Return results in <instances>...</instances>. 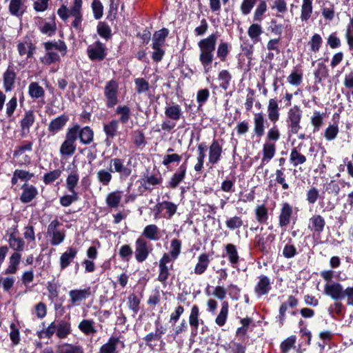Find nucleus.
<instances>
[{"mask_svg": "<svg viewBox=\"0 0 353 353\" xmlns=\"http://www.w3.org/2000/svg\"><path fill=\"white\" fill-rule=\"evenodd\" d=\"M217 39L215 34H211L197 43L199 49V59L205 73L209 72L213 62Z\"/></svg>", "mask_w": 353, "mask_h": 353, "instance_id": "1", "label": "nucleus"}, {"mask_svg": "<svg viewBox=\"0 0 353 353\" xmlns=\"http://www.w3.org/2000/svg\"><path fill=\"white\" fill-rule=\"evenodd\" d=\"M46 51V54L41 58V61L45 65H50L52 63L59 61L60 56H65L67 52V46L61 40H54L43 43Z\"/></svg>", "mask_w": 353, "mask_h": 353, "instance_id": "2", "label": "nucleus"}, {"mask_svg": "<svg viewBox=\"0 0 353 353\" xmlns=\"http://www.w3.org/2000/svg\"><path fill=\"white\" fill-rule=\"evenodd\" d=\"M61 223L57 219L52 220L48 225L47 236L53 246L59 245L65 241L66 232L63 228H61Z\"/></svg>", "mask_w": 353, "mask_h": 353, "instance_id": "3", "label": "nucleus"}, {"mask_svg": "<svg viewBox=\"0 0 353 353\" xmlns=\"http://www.w3.org/2000/svg\"><path fill=\"white\" fill-rule=\"evenodd\" d=\"M302 110L296 105L290 108L287 112L286 123L288 132L296 134L301 129L300 123L302 118Z\"/></svg>", "mask_w": 353, "mask_h": 353, "instance_id": "4", "label": "nucleus"}, {"mask_svg": "<svg viewBox=\"0 0 353 353\" xmlns=\"http://www.w3.org/2000/svg\"><path fill=\"white\" fill-rule=\"evenodd\" d=\"M77 130L75 129L68 128L65 133V137L61 143L59 152L63 157H71L77 149Z\"/></svg>", "mask_w": 353, "mask_h": 353, "instance_id": "5", "label": "nucleus"}, {"mask_svg": "<svg viewBox=\"0 0 353 353\" xmlns=\"http://www.w3.org/2000/svg\"><path fill=\"white\" fill-rule=\"evenodd\" d=\"M18 226L13 225L9 228L5 235V239L8 242L9 247L14 250V252H22L24 250L26 242L21 237L18 236Z\"/></svg>", "mask_w": 353, "mask_h": 353, "instance_id": "6", "label": "nucleus"}, {"mask_svg": "<svg viewBox=\"0 0 353 353\" xmlns=\"http://www.w3.org/2000/svg\"><path fill=\"white\" fill-rule=\"evenodd\" d=\"M118 83L112 79L108 81L104 87V96L106 99V106L113 108L118 103Z\"/></svg>", "mask_w": 353, "mask_h": 353, "instance_id": "7", "label": "nucleus"}, {"mask_svg": "<svg viewBox=\"0 0 353 353\" xmlns=\"http://www.w3.org/2000/svg\"><path fill=\"white\" fill-rule=\"evenodd\" d=\"M110 168L112 172L118 173L121 179H126L132 173L130 166L125 163V160L120 158H113L110 161Z\"/></svg>", "mask_w": 353, "mask_h": 353, "instance_id": "8", "label": "nucleus"}, {"mask_svg": "<svg viewBox=\"0 0 353 353\" xmlns=\"http://www.w3.org/2000/svg\"><path fill=\"white\" fill-rule=\"evenodd\" d=\"M89 59L92 61H102L106 57V48L103 43L97 41L87 48Z\"/></svg>", "mask_w": 353, "mask_h": 353, "instance_id": "9", "label": "nucleus"}, {"mask_svg": "<svg viewBox=\"0 0 353 353\" xmlns=\"http://www.w3.org/2000/svg\"><path fill=\"white\" fill-rule=\"evenodd\" d=\"M71 306H78L91 295L90 287L84 289L71 290L68 293Z\"/></svg>", "mask_w": 353, "mask_h": 353, "instance_id": "10", "label": "nucleus"}, {"mask_svg": "<svg viewBox=\"0 0 353 353\" xmlns=\"http://www.w3.org/2000/svg\"><path fill=\"white\" fill-rule=\"evenodd\" d=\"M171 262L170 257L167 253H165L159 261V275L157 279L164 286L166 285V281L170 275L168 264Z\"/></svg>", "mask_w": 353, "mask_h": 353, "instance_id": "11", "label": "nucleus"}, {"mask_svg": "<svg viewBox=\"0 0 353 353\" xmlns=\"http://www.w3.org/2000/svg\"><path fill=\"white\" fill-rule=\"evenodd\" d=\"M344 290L342 285L338 282L327 283L324 286L325 294L334 301L343 299Z\"/></svg>", "mask_w": 353, "mask_h": 353, "instance_id": "12", "label": "nucleus"}, {"mask_svg": "<svg viewBox=\"0 0 353 353\" xmlns=\"http://www.w3.org/2000/svg\"><path fill=\"white\" fill-rule=\"evenodd\" d=\"M150 250L148 246L147 241L142 237L138 238L135 241V258L136 260L142 263L145 261L149 254Z\"/></svg>", "mask_w": 353, "mask_h": 353, "instance_id": "13", "label": "nucleus"}, {"mask_svg": "<svg viewBox=\"0 0 353 353\" xmlns=\"http://www.w3.org/2000/svg\"><path fill=\"white\" fill-rule=\"evenodd\" d=\"M69 128L77 130V140L79 139L81 143L88 145L93 141L94 132L90 127L81 128L79 125L75 124Z\"/></svg>", "mask_w": 353, "mask_h": 353, "instance_id": "14", "label": "nucleus"}, {"mask_svg": "<svg viewBox=\"0 0 353 353\" xmlns=\"http://www.w3.org/2000/svg\"><path fill=\"white\" fill-rule=\"evenodd\" d=\"M77 254L78 250L77 248L73 246L67 248L66 250L59 257L60 270H63L69 267L77 257Z\"/></svg>", "mask_w": 353, "mask_h": 353, "instance_id": "15", "label": "nucleus"}, {"mask_svg": "<svg viewBox=\"0 0 353 353\" xmlns=\"http://www.w3.org/2000/svg\"><path fill=\"white\" fill-rule=\"evenodd\" d=\"M292 213V206L290 203L284 202L281 204L279 216V225L281 228L286 227L290 224Z\"/></svg>", "mask_w": 353, "mask_h": 353, "instance_id": "16", "label": "nucleus"}, {"mask_svg": "<svg viewBox=\"0 0 353 353\" xmlns=\"http://www.w3.org/2000/svg\"><path fill=\"white\" fill-rule=\"evenodd\" d=\"M16 77L14 65L10 63L3 74V88L6 92H10L14 88Z\"/></svg>", "mask_w": 353, "mask_h": 353, "instance_id": "17", "label": "nucleus"}, {"mask_svg": "<svg viewBox=\"0 0 353 353\" xmlns=\"http://www.w3.org/2000/svg\"><path fill=\"white\" fill-rule=\"evenodd\" d=\"M35 46L30 39H25L17 44V50L20 56H26V59L32 58L35 52Z\"/></svg>", "mask_w": 353, "mask_h": 353, "instance_id": "18", "label": "nucleus"}, {"mask_svg": "<svg viewBox=\"0 0 353 353\" xmlns=\"http://www.w3.org/2000/svg\"><path fill=\"white\" fill-rule=\"evenodd\" d=\"M270 279L265 275L259 276V281L254 287V292L258 296L267 294L271 290Z\"/></svg>", "mask_w": 353, "mask_h": 353, "instance_id": "19", "label": "nucleus"}, {"mask_svg": "<svg viewBox=\"0 0 353 353\" xmlns=\"http://www.w3.org/2000/svg\"><path fill=\"white\" fill-rule=\"evenodd\" d=\"M68 121V117L65 114L57 117L50 122L48 130L52 135H54L63 128Z\"/></svg>", "mask_w": 353, "mask_h": 353, "instance_id": "20", "label": "nucleus"}, {"mask_svg": "<svg viewBox=\"0 0 353 353\" xmlns=\"http://www.w3.org/2000/svg\"><path fill=\"white\" fill-rule=\"evenodd\" d=\"M22 190L20 201L23 203H30L38 194L37 189L32 185L25 183L22 186Z\"/></svg>", "mask_w": 353, "mask_h": 353, "instance_id": "21", "label": "nucleus"}, {"mask_svg": "<svg viewBox=\"0 0 353 353\" xmlns=\"http://www.w3.org/2000/svg\"><path fill=\"white\" fill-rule=\"evenodd\" d=\"M81 10L82 6H72L70 8V14L74 18L72 26L78 31L82 30L83 14Z\"/></svg>", "mask_w": 353, "mask_h": 353, "instance_id": "22", "label": "nucleus"}, {"mask_svg": "<svg viewBox=\"0 0 353 353\" xmlns=\"http://www.w3.org/2000/svg\"><path fill=\"white\" fill-rule=\"evenodd\" d=\"M222 154V147L217 140L214 139L209 148L208 160L210 163L216 164L221 159Z\"/></svg>", "mask_w": 353, "mask_h": 353, "instance_id": "23", "label": "nucleus"}, {"mask_svg": "<svg viewBox=\"0 0 353 353\" xmlns=\"http://www.w3.org/2000/svg\"><path fill=\"white\" fill-rule=\"evenodd\" d=\"M325 221L319 214L313 215L309 220L308 229L312 232L320 234L324 230Z\"/></svg>", "mask_w": 353, "mask_h": 353, "instance_id": "24", "label": "nucleus"}, {"mask_svg": "<svg viewBox=\"0 0 353 353\" xmlns=\"http://www.w3.org/2000/svg\"><path fill=\"white\" fill-rule=\"evenodd\" d=\"M268 117L269 120L275 123L278 121L280 117L279 107L276 99H270L267 107Z\"/></svg>", "mask_w": 353, "mask_h": 353, "instance_id": "25", "label": "nucleus"}, {"mask_svg": "<svg viewBox=\"0 0 353 353\" xmlns=\"http://www.w3.org/2000/svg\"><path fill=\"white\" fill-rule=\"evenodd\" d=\"M265 118L263 112L254 114V132L258 137H261L265 132Z\"/></svg>", "mask_w": 353, "mask_h": 353, "instance_id": "26", "label": "nucleus"}, {"mask_svg": "<svg viewBox=\"0 0 353 353\" xmlns=\"http://www.w3.org/2000/svg\"><path fill=\"white\" fill-rule=\"evenodd\" d=\"M142 235L150 241H157L161 237L160 229L155 224L146 225L142 232Z\"/></svg>", "mask_w": 353, "mask_h": 353, "instance_id": "27", "label": "nucleus"}, {"mask_svg": "<svg viewBox=\"0 0 353 353\" xmlns=\"http://www.w3.org/2000/svg\"><path fill=\"white\" fill-rule=\"evenodd\" d=\"M298 299L293 296H289L288 301L281 304L279 308V319L281 325L283 324L285 319V312L288 308L294 307L298 305Z\"/></svg>", "mask_w": 353, "mask_h": 353, "instance_id": "28", "label": "nucleus"}, {"mask_svg": "<svg viewBox=\"0 0 353 353\" xmlns=\"http://www.w3.org/2000/svg\"><path fill=\"white\" fill-rule=\"evenodd\" d=\"M313 12V0H303L301 6L300 19L307 22L311 18Z\"/></svg>", "mask_w": 353, "mask_h": 353, "instance_id": "29", "label": "nucleus"}, {"mask_svg": "<svg viewBox=\"0 0 353 353\" xmlns=\"http://www.w3.org/2000/svg\"><path fill=\"white\" fill-rule=\"evenodd\" d=\"M119 343L118 337L111 336L107 343L101 345L98 353H119L117 345Z\"/></svg>", "mask_w": 353, "mask_h": 353, "instance_id": "30", "label": "nucleus"}, {"mask_svg": "<svg viewBox=\"0 0 353 353\" xmlns=\"http://www.w3.org/2000/svg\"><path fill=\"white\" fill-rule=\"evenodd\" d=\"M165 115L168 119L177 121L182 116L181 108L178 104L168 105L165 108Z\"/></svg>", "mask_w": 353, "mask_h": 353, "instance_id": "31", "label": "nucleus"}, {"mask_svg": "<svg viewBox=\"0 0 353 353\" xmlns=\"http://www.w3.org/2000/svg\"><path fill=\"white\" fill-rule=\"evenodd\" d=\"M140 184V188L143 190H151V186L159 185L162 183V178L157 177L154 175L146 176L138 181Z\"/></svg>", "mask_w": 353, "mask_h": 353, "instance_id": "32", "label": "nucleus"}, {"mask_svg": "<svg viewBox=\"0 0 353 353\" xmlns=\"http://www.w3.org/2000/svg\"><path fill=\"white\" fill-rule=\"evenodd\" d=\"M122 194L123 192L120 190L108 193L105 198L106 205L110 208H118L122 199Z\"/></svg>", "mask_w": 353, "mask_h": 353, "instance_id": "33", "label": "nucleus"}, {"mask_svg": "<svg viewBox=\"0 0 353 353\" xmlns=\"http://www.w3.org/2000/svg\"><path fill=\"white\" fill-rule=\"evenodd\" d=\"M156 329L154 332H151L147 334L144 337V341L147 345L151 346L152 345V342L158 341L161 339L162 335L165 332V329L163 326L159 325V323L156 322Z\"/></svg>", "mask_w": 353, "mask_h": 353, "instance_id": "34", "label": "nucleus"}, {"mask_svg": "<svg viewBox=\"0 0 353 353\" xmlns=\"http://www.w3.org/2000/svg\"><path fill=\"white\" fill-rule=\"evenodd\" d=\"M119 125V121L117 119H112L103 125V131L106 135V141L113 139L117 136Z\"/></svg>", "mask_w": 353, "mask_h": 353, "instance_id": "35", "label": "nucleus"}, {"mask_svg": "<svg viewBox=\"0 0 353 353\" xmlns=\"http://www.w3.org/2000/svg\"><path fill=\"white\" fill-rule=\"evenodd\" d=\"M210 261L208 254L205 253L200 254L198 257V262L194 269V274L200 275L204 273L209 265Z\"/></svg>", "mask_w": 353, "mask_h": 353, "instance_id": "36", "label": "nucleus"}, {"mask_svg": "<svg viewBox=\"0 0 353 353\" xmlns=\"http://www.w3.org/2000/svg\"><path fill=\"white\" fill-rule=\"evenodd\" d=\"M168 30L166 28L161 29L158 31H156L152 36V46H158V47H163L165 39L168 35Z\"/></svg>", "mask_w": 353, "mask_h": 353, "instance_id": "37", "label": "nucleus"}, {"mask_svg": "<svg viewBox=\"0 0 353 353\" xmlns=\"http://www.w3.org/2000/svg\"><path fill=\"white\" fill-rule=\"evenodd\" d=\"M54 16L53 17L51 21L47 22V21H41L39 24V30L40 32L43 34H46L49 37H51L54 35L57 30V25L54 21Z\"/></svg>", "mask_w": 353, "mask_h": 353, "instance_id": "38", "label": "nucleus"}, {"mask_svg": "<svg viewBox=\"0 0 353 353\" xmlns=\"http://www.w3.org/2000/svg\"><path fill=\"white\" fill-rule=\"evenodd\" d=\"M263 34V28L258 23H252L248 29V35L253 43H257L261 40Z\"/></svg>", "mask_w": 353, "mask_h": 353, "instance_id": "39", "label": "nucleus"}, {"mask_svg": "<svg viewBox=\"0 0 353 353\" xmlns=\"http://www.w3.org/2000/svg\"><path fill=\"white\" fill-rule=\"evenodd\" d=\"M262 163H268L274 157L276 152V145L271 142H265L263 145Z\"/></svg>", "mask_w": 353, "mask_h": 353, "instance_id": "40", "label": "nucleus"}, {"mask_svg": "<svg viewBox=\"0 0 353 353\" xmlns=\"http://www.w3.org/2000/svg\"><path fill=\"white\" fill-rule=\"evenodd\" d=\"M225 249L231 265L232 268H236L239 261V256L236 247L232 243H228L225 245Z\"/></svg>", "mask_w": 353, "mask_h": 353, "instance_id": "41", "label": "nucleus"}, {"mask_svg": "<svg viewBox=\"0 0 353 353\" xmlns=\"http://www.w3.org/2000/svg\"><path fill=\"white\" fill-rule=\"evenodd\" d=\"M185 173L186 165L183 163L179 167V170L172 176L169 182L170 187L172 188H176L179 183L184 179Z\"/></svg>", "mask_w": 353, "mask_h": 353, "instance_id": "42", "label": "nucleus"}, {"mask_svg": "<svg viewBox=\"0 0 353 353\" xmlns=\"http://www.w3.org/2000/svg\"><path fill=\"white\" fill-rule=\"evenodd\" d=\"M199 314L200 312L198 305H192L189 316V324L192 328V330L194 331H196L198 330L199 322H203V320H201L199 319Z\"/></svg>", "mask_w": 353, "mask_h": 353, "instance_id": "43", "label": "nucleus"}, {"mask_svg": "<svg viewBox=\"0 0 353 353\" xmlns=\"http://www.w3.org/2000/svg\"><path fill=\"white\" fill-rule=\"evenodd\" d=\"M56 335L59 339H63L71 333V325L68 321H61L57 323Z\"/></svg>", "mask_w": 353, "mask_h": 353, "instance_id": "44", "label": "nucleus"}, {"mask_svg": "<svg viewBox=\"0 0 353 353\" xmlns=\"http://www.w3.org/2000/svg\"><path fill=\"white\" fill-rule=\"evenodd\" d=\"M35 117L33 111L28 110L25 112L23 118L21 119L20 122V125L23 132H26V133L29 132L30 128L34 123Z\"/></svg>", "mask_w": 353, "mask_h": 353, "instance_id": "45", "label": "nucleus"}, {"mask_svg": "<svg viewBox=\"0 0 353 353\" xmlns=\"http://www.w3.org/2000/svg\"><path fill=\"white\" fill-rule=\"evenodd\" d=\"M112 173L110 168L109 170L101 169L96 174L97 179L103 186H108L112 180Z\"/></svg>", "mask_w": 353, "mask_h": 353, "instance_id": "46", "label": "nucleus"}, {"mask_svg": "<svg viewBox=\"0 0 353 353\" xmlns=\"http://www.w3.org/2000/svg\"><path fill=\"white\" fill-rule=\"evenodd\" d=\"M21 254L19 252H14L9 258V265L5 271L6 274H14L20 263Z\"/></svg>", "mask_w": 353, "mask_h": 353, "instance_id": "47", "label": "nucleus"}, {"mask_svg": "<svg viewBox=\"0 0 353 353\" xmlns=\"http://www.w3.org/2000/svg\"><path fill=\"white\" fill-rule=\"evenodd\" d=\"M94 322L92 319H83L79 324V329L86 335H94L97 330L94 326Z\"/></svg>", "mask_w": 353, "mask_h": 353, "instance_id": "48", "label": "nucleus"}, {"mask_svg": "<svg viewBox=\"0 0 353 353\" xmlns=\"http://www.w3.org/2000/svg\"><path fill=\"white\" fill-rule=\"evenodd\" d=\"M79 181V175L77 170H73L66 178L65 187L69 192H77L75 190Z\"/></svg>", "mask_w": 353, "mask_h": 353, "instance_id": "49", "label": "nucleus"}, {"mask_svg": "<svg viewBox=\"0 0 353 353\" xmlns=\"http://www.w3.org/2000/svg\"><path fill=\"white\" fill-rule=\"evenodd\" d=\"M57 353H83L82 347L70 343H62L57 347Z\"/></svg>", "mask_w": 353, "mask_h": 353, "instance_id": "50", "label": "nucleus"}, {"mask_svg": "<svg viewBox=\"0 0 353 353\" xmlns=\"http://www.w3.org/2000/svg\"><path fill=\"white\" fill-rule=\"evenodd\" d=\"M306 160V157L302 154L297 148L292 150L290 154V161L294 167L305 163Z\"/></svg>", "mask_w": 353, "mask_h": 353, "instance_id": "51", "label": "nucleus"}, {"mask_svg": "<svg viewBox=\"0 0 353 353\" xmlns=\"http://www.w3.org/2000/svg\"><path fill=\"white\" fill-rule=\"evenodd\" d=\"M228 303L226 301L223 302L221 303V308L219 312V314H218L215 319V322L218 325L223 326L225 325L228 316Z\"/></svg>", "mask_w": 353, "mask_h": 353, "instance_id": "52", "label": "nucleus"}, {"mask_svg": "<svg viewBox=\"0 0 353 353\" xmlns=\"http://www.w3.org/2000/svg\"><path fill=\"white\" fill-rule=\"evenodd\" d=\"M115 112L117 114L119 115V123H126L130 119L131 111L127 105H119Z\"/></svg>", "mask_w": 353, "mask_h": 353, "instance_id": "53", "label": "nucleus"}, {"mask_svg": "<svg viewBox=\"0 0 353 353\" xmlns=\"http://www.w3.org/2000/svg\"><path fill=\"white\" fill-rule=\"evenodd\" d=\"M230 45L225 41H221L216 49V56L221 61H225L230 53Z\"/></svg>", "mask_w": 353, "mask_h": 353, "instance_id": "54", "label": "nucleus"}, {"mask_svg": "<svg viewBox=\"0 0 353 353\" xmlns=\"http://www.w3.org/2000/svg\"><path fill=\"white\" fill-rule=\"evenodd\" d=\"M181 242L177 239H174L171 241L170 250L168 254L171 259V261L176 260L181 254Z\"/></svg>", "mask_w": 353, "mask_h": 353, "instance_id": "55", "label": "nucleus"}, {"mask_svg": "<svg viewBox=\"0 0 353 353\" xmlns=\"http://www.w3.org/2000/svg\"><path fill=\"white\" fill-rule=\"evenodd\" d=\"M255 216L256 221L260 223H265L268 219V209L264 205H259L256 207Z\"/></svg>", "mask_w": 353, "mask_h": 353, "instance_id": "56", "label": "nucleus"}, {"mask_svg": "<svg viewBox=\"0 0 353 353\" xmlns=\"http://www.w3.org/2000/svg\"><path fill=\"white\" fill-rule=\"evenodd\" d=\"M57 330V323L55 321L52 322L48 327L43 328L40 332H37V336L39 339L46 338L50 339Z\"/></svg>", "mask_w": 353, "mask_h": 353, "instance_id": "57", "label": "nucleus"}, {"mask_svg": "<svg viewBox=\"0 0 353 353\" xmlns=\"http://www.w3.org/2000/svg\"><path fill=\"white\" fill-rule=\"evenodd\" d=\"M267 11V4L264 0H261L259 1L257 5L254 14H253V21L256 22H261L263 20V16Z\"/></svg>", "mask_w": 353, "mask_h": 353, "instance_id": "58", "label": "nucleus"}, {"mask_svg": "<svg viewBox=\"0 0 353 353\" xmlns=\"http://www.w3.org/2000/svg\"><path fill=\"white\" fill-rule=\"evenodd\" d=\"M28 93L32 98L38 99L44 96L45 91L38 83L32 82L29 85Z\"/></svg>", "mask_w": 353, "mask_h": 353, "instance_id": "59", "label": "nucleus"}, {"mask_svg": "<svg viewBox=\"0 0 353 353\" xmlns=\"http://www.w3.org/2000/svg\"><path fill=\"white\" fill-rule=\"evenodd\" d=\"M9 10L12 15L21 16L23 14L22 0H10Z\"/></svg>", "mask_w": 353, "mask_h": 353, "instance_id": "60", "label": "nucleus"}, {"mask_svg": "<svg viewBox=\"0 0 353 353\" xmlns=\"http://www.w3.org/2000/svg\"><path fill=\"white\" fill-rule=\"evenodd\" d=\"M33 176V174L30 173L28 171L23 170H16L14 173L12 178L11 179V183L13 185H15L18 179L28 181Z\"/></svg>", "mask_w": 353, "mask_h": 353, "instance_id": "61", "label": "nucleus"}, {"mask_svg": "<svg viewBox=\"0 0 353 353\" xmlns=\"http://www.w3.org/2000/svg\"><path fill=\"white\" fill-rule=\"evenodd\" d=\"M218 79L221 81L219 86L226 90L230 85V82L232 79V75L230 73L226 70H222L218 75Z\"/></svg>", "mask_w": 353, "mask_h": 353, "instance_id": "62", "label": "nucleus"}, {"mask_svg": "<svg viewBox=\"0 0 353 353\" xmlns=\"http://www.w3.org/2000/svg\"><path fill=\"white\" fill-rule=\"evenodd\" d=\"M70 194L63 195L60 198V203L63 207H68L72 203L79 200L77 192H70Z\"/></svg>", "mask_w": 353, "mask_h": 353, "instance_id": "63", "label": "nucleus"}, {"mask_svg": "<svg viewBox=\"0 0 353 353\" xmlns=\"http://www.w3.org/2000/svg\"><path fill=\"white\" fill-rule=\"evenodd\" d=\"M323 43V39L319 34H314L309 41L310 50L312 52L316 53L319 51L320 48Z\"/></svg>", "mask_w": 353, "mask_h": 353, "instance_id": "64", "label": "nucleus"}]
</instances>
